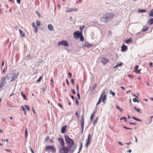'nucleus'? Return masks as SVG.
<instances>
[{
	"label": "nucleus",
	"mask_w": 153,
	"mask_h": 153,
	"mask_svg": "<svg viewBox=\"0 0 153 153\" xmlns=\"http://www.w3.org/2000/svg\"><path fill=\"white\" fill-rule=\"evenodd\" d=\"M134 110H136V111H137L138 113H141L140 110L139 109L137 108L135 106H134Z\"/></svg>",
	"instance_id": "obj_23"
},
{
	"label": "nucleus",
	"mask_w": 153,
	"mask_h": 153,
	"mask_svg": "<svg viewBox=\"0 0 153 153\" xmlns=\"http://www.w3.org/2000/svg\"><path fill=\"white\" fill-rule=\"evenodd\" d=\"M85 25H83L82 27H79L80 30L82 31L83 29L85 28Z\"/></svg>",
	"instance_id": "obj_37"
},
{
	"label": "nucleus",
	"mask_w": 153,
	"mask_h": 153,
	"mask_svg": "<svg viewBox=\"0 0 153 153\" xmlns=\"http://www.w3.org/2000/svg\"><path fill=\"white\" fill-rule=\"evenodd\" d=\"M98 117H96L95 120L94 121V122L93 125H94V126H95V123L98 120Z\"/></svg>",
	"instance_id": "obj_49"
},
{
	"label": "nucleus",
	"mask_w": 153,
	"mask_h": 153,
	"mask_svg": "<svg viewBox=\"0 0 153 153\" xmlns=\"http://www.w3.org/2000/svg\"><path fill=\"white\" fill-rule=\"evenodd\" d=\"M97 86V85L96 84H94L93 86L92 87V90L93 91H94L95 90V88Z\"/></svg>",
	"instance_id": "obj_34"
},
{
	"label": "nucleus",
	"mask_w": 153,
	"mask_h": 153,
	"mask_svg": "<svg viewBox=\"0 0 153 153\" xmlns=\"http://www.w3.org/2000/svg\"><path fill=\"white\" fill-rule=\"evenodd\" d=\"M21 95L23 97L24 99L25 100H26L27 97H26L25 95V94H23V93L22 92H21Z\"/></svg>",
	"instance_id": "obj_33"
},
{
	"label": "nucleus",
	"mask_w": 153,
	"mask_h": 153,
	"mask_svg": "<svg viewBox=\"0 0 153 153\" xmlns=\"http://www.w3.org/2000/svg\"><path fill=\"white\" fill-rule=\"evenodd\" d=\"M76 88L77 92H79V86L78 85H77L76 86Z\"/></svg>",
	"instance_id": "obj_58"
},
{
	"label": "nucleus",
	"mask_w": 153,
	"mask_h": 153,
	"mask_svg": "<svg viewBox=\"0 0 153 153\" xmlns=\"http://www.w3.org/2000/svg\"><path fill=\"white\" fill-rule=\"evenodd\" d=\"M36 13L37 15L39 17H40V13L38 11H36Z\"/></svg>",
	"instance_id": "obj_52"
},
{
	"label": "nucleus",
	"mask_w": 153,
	"mask_h": 153,
	"mask_svg": "<svg viewBox=\"0 0 153 153\" xmlns=\"http://www.w3.org/2000/svg\"><path fill=\"white\" fill-rule=\"evenodd\" d=\"M35 23H34V22H33L32 23V26L34 27H35Z\"/></svg>",
	"instance_id": "obj_62"
},
{
	"label": "nucleus",
	"mask_w": 153,
	"mask_h": 153,
	"mask_svg": "<svg viewBox=\"0 0 153 153\" xmlns=\"http://www.w3.org/2000/svg\"><path fill=\"white\" fill-rule=\"evenodd\" d=\"M66 82L67 84V85H69V82H68V80L67 79H66Z\"/></svg>",
	"instance_id": "obj_63"
},
{
	"label": "nucleus",
	"mask_w": 153,
	"mask_h": 153,
	"mask_svg": "<svg viewBox=\"0 0 153 153\" xmlns=\"http://www.w3.org/2000/svg\"><path fill=\"white\" fill-rule=\"evenodd\" d=\"M149 16L150 17H152L153 16V11H152V10H151V11L149 14Z\"/></svg>",
	"instance_id": "obj_31"
},
{
	"label": "nucleus",
	"mask_w": 153,
	"mask_h": 153,
	"mask_svg": "<svg viewBox=\"0 0 153 153\" xmlns=\"http://www.w3.org/2000/svg\"><path fill=\"white\" fill-rule=\"evenodd\" d=\"M128 76H129V77L130 78H131V79H132L133 78V76L131 75V74H130V75H128Z\"/></svg>",
	"instance_id": "obj_57"
},
{
	"label": "nucleus",
	"mask_w": 153,
	"mask_h": 153,
	"mask_svg": "<svg viewBox=\"0 0 153 153\" xmlns=\"http://www.w3.org/2000/svg\"><path fill=\"white\" fill-rule=\"evenodd\" d=\"M25 58L27 60H29L30 58V55H28L26 56Z\"/></svg>",
	"instance_id": "obj_40"
},
{
	"label": "nucleus",
	"mask_w": 153,
	"mask_h": 153,
	"mask_svg": "<svg viewBox=\"0 0 153 153\" xmlns=\"http://www.w3.org/2000/svg\"><path fill=\"white\" fill-rule=\"evenodd\" d=\"M76 148L74 147L72 148L71 150H69V149L67 148V146H64L62 147L61 148L59 149V153H68V152L70 151H71V153L73 152L74 150H75Z\"/></svg>",
	"instance_id": "obj_3"
},
{
	"label": "nucleus",
	"mask_w": 153,
	"mask_h": 153,
	"mask_svg": "<svg viewBox=\"0 0 153 153\" xmlns=\"http://www.w3.org/2000/svg\"><path fill=\"white\" fill-rule=\"evenodd\" d=\"M132 100L134 102H139V101L136 98H133Z\"/></svg>",
	"instance_id": "obj_41"
},
{
	"label": "nucleus",
	"mask_w": 153,
	"mask_h": 153,
	"mask_svg": "<svg viewBox=\"0 0 153 153\" xmlns=\"http://www.w3.org/2000/svg\"><path fill=\"white\" fill-rule=\"evenodd\" d=\"M123 119H124L125 120L126 122L127 121V119L126 117H123L120 118V120H121Z\"/></svg>",
	"instance_id": "obj_38"
},
{
	"label": "nucleus",
	"mask_w": 153,
	"mask_h": 153,
	"mask_svg": "<svg viewBox=\"0 0 153 153\" xmlns=\"http://www.w3.org/2000/svg\"><path fill=\"white\" fill-rule=\"evenodd\" d=\"M127 49V47L126 45H123L121 47V51H122L124 52Z\"/></svg>",
	"instance_id": "obj_13"
},
{
	"label": "nucleus",
	"mask_w": 153,
	"mask_h": 153,
	"mask_svg": "<svg viewBox=\"0 0 153 153\" xmlns=\"http://www.w3.org/2000/svg\"><path fill=\"white\" fill-rule=\"evenodd\" d=\"M110 93L113 96L115 95V93L113 91L111 90L110 91Z\"/></svg>",
	"instance_id": "obj_32"
},
{
	"label": "nucleus",
	"mask_w": 153,
	"mask_h": 153,
	"mask_svg": "<svg viewBox=\"0 0 153 153\" xmlns=\"http://www.w3.org/2000/svg\"><path fill=\"white\" fill-rule=\"evenodd\" d=\"M105 93V90H103L102 91L100 96L103 97L104 94Z\"/></svg>",
	"instance_id": "obj_39"
},
{
	"label": "nucleus",
	"mask_w": 153,
	"mask_h": 153,
	"mask_svg": "<svg viewBox=\"0 0 153 153\" xmlns=\"http://www.w3.org/2000/svg\"><path fill=\"white\" fill-rule=\"evenodd\" d=\"M50 139H49V137L48 136H47L45 139V141L47 142V143H48V141Z\"/></svg>",
	"instance_id": "obj_36"
},
{
	"label": "nucleus",
	"mask_w": 153,
	"mask_h": 153,
	"mask_svg": "<svg viewBox=\"0 0 153 153\" xmlns=\"http://www.w3.org/2000/svg\"><path fill=\"white\" fill-rule=\"evenodd\" d=\"M123 63L122 62H120V63L119 64H118V66H122V65H123Z\"/></svg>",
	"instance_id": "obj_64"
},
{
	"label": "nucleus",
	"mask_w": 153,
	"mask_h": 153,
	"mask_svg": "<svg viewBox=\"0 0 153 153\" xmlns=\"http://www.w3.org/2000/svg\"><path fill=\"white\" fill-rule=\"evenodd\" d=\"M85 46L87 48H90L92 46V45L91 44L88 42L85 43Z\"/></svg>",
	"instance_id": "obj_17"
},
{
	"label": "nucleus",
	"mask_w": 153,
	"mask_h": 153,
	"mask_svg": "<svg viewBox=\"0 0 153 153\" xmlns=\"http://www.w3.org/2000/svg\"><path fill=\"white\" fill-rule=\"evenodd\" d=\"M106 99V95L105 94L104 95L102 99V101L104 103H105V101Z\"/></svg>",
	"instance_id": "obj_18"
},
{
	"label": "nucleus",
	"mask_w": 153,
	"mask_h": 153,
	"mask_svg": "<svg viewBox=\"0 0 153 153\" xmlns=\"http://www.w3.org/2000/svg\"><path fill=\"white\" fill-rule=\"evenodd\" d=\"M100 62L103 65H105L107 62H108V60L105 58H101Z\"/></svg>",
	"instance_id": "obj_9"
},
{
	"label": "nucleus",
	"mask_w": 153,
	"mask_h": 153,
	"mask_svg": "<svg viewBox=\"0 0 153 153\" xmlns=\"http://www.w3.org/2000/svg\"><path fill=\"white\" fill-rule=\"evenodd\" d=\"M132 118L135 120H136L137 121H140V122H141L142 121V120L140 119H138V118H137L136 117H132Z\"/></svg>",
	"instance_id": "obj_24"
},
{
	"label": "nucleus",
	"mask_w": 153,
	"mask_h": 153,
	"mask_svg": "<svg viewBox=\"0 0 153 153\" xmlns=\"http://www.w3.org/2000/svg\"><path fill=\"white\" fill-rule=\"evenodd\" d=\"M129 123L132 125H135L136 124V123H132L131 122H129Z\"/></svg>",
	"instance_id": "obj_55"
},
{
	"label": "nucleus",
	"mask_w": 153,
	"mask_h": 153,
	"mask_svg": "<svg viewBox=\"0 0 153 153\" xmlns=\"http://www.w3.org/2000/svg\"><path fill=\"white\" fill-rule=\"evenodd\" d=\"M43 64V61L41 60V61L37 63L38 65H42Z\"/></svg>",
	"instance_id": "obj_30"
},
{
	"label": "nucleus",
	"mask_w": 153,
	"mask_h": 153,
	"mask_svg": "<svg viewBox=\"0 0 153 153\" xmlns=\"http://www.w3.org/2000/svg\"><path fill=\"white\" fill-rule=\"evenodd\" d=\"M19 33H20V36L21 37H24L25 36V35L24 33L22 31V30L20 29L19 30Z\"/></svg>",
	"instance_id": "obj_15"
},
{
	"label": "nucleus",
	"mask_w": 153,
	"mask_h": 153,
	"mask_svg": "<svg viewBox=\"0 0 153 153\" xmlns=\"http://www.w3.org/2000/svg\"><path fill=\"white\" fill-rule=\"evenodd\" d=\"M22 108L23 110V111L24 112V114H26L27 113L26 111L25 108L23 106H22Z\"/></svg>",
	"instance_id": "obj_25"
},
{
	"label": "nucleus",
	"mask_w": 153,
	"mask_h": 153,
	"mask_svg": "<svg viewBox=\"0 0 153 153\" xmlns=\"http://www.w3.org/2000/svg\"><path fill=\"white\" fill-rule=\"evenodd\" d=\"M48 29L50 31H51L53 30V27L51 24H49L48 26Z\"/></svg>",
	"instance_id": "obj_14"
},
{
	"label": "nucleus",
	"mask_w": 153,
	"mask_h": 153,
	"mask_svg": "<svg viewBox=\"0 0 153 153\" xmlns=\"http://www.w3.org/2000/svg\"><path fill=\"white\" fill-rule=\"evenodd\" d=\"M34 28V32H35V33H37L38 32V28H37V27H36Z\"/></svg>",
	"instance_id": "obj_46"
},
{
	"label": "nucleus",
	"mask_w": 153,
	"mask_h": 153,
	"mask_svg": "<svg viewBox=\"0 0 153 153\" xmlns=\"http://www.w3.org/2000/svg\"><path fill=\"white\" fill-rule=\"evenodd\" d=\"M45 150L48 153H50L51 152L52 153H55L56 151L55 147L52 145L46 146L45 148Z\"/></svg>",
	"instance_id": "obj_4"
},
{
	"label": "nucleus",
	"mask_w": 153,
	"mask_h": 153,
	"mask_svg": "<svg viewBox=\"0 0 153 153\" xmlns=\"http://www.w3.org/2000/svg\"><path fill=\"white\" fill-rule=\"evenodd\" d=\"M140 70H138L137 69V70H134V71L137 73L139 74L140 73Z\"/></svg>",
	"instance_id": "obj_44"
},
{
	"label": "nucleus",
	"mask_w": 153,
	"mask_h": 153,
	"mask_svg": "<svg viewBox=\"0 0 153 153\" xmlns=\"http://www.w3.org/2000/svg\"><path fill=\"white\" fill-rule=\"evenodd\" d=\"M30 151L32 152V153H34V151H33V150L31 148V147H30Z\"/></svg>",
	"instance_id": "obj_61"
},
{
	"label": "nucleus",
	"mask_w": 153,
	"mask_h": 153,
	"mask_svg": "<svg viewBox=\"0 0 153 153\" xmlns=\"http://www.w3.org/2000/svg\"><path fill=\"white\" fill-rule=\"evenodd\" d=\"M139 66L138 65H136L134 67L135 70H137Z\"/></svg>",
	"instance_id": "obj_53"
},
{
	"label": "nucleus",
	"mask_w": 153,
	"mask_h": 153,
	"mask_svg": "<svg viewBox=\"0 0 153 153\" xmlns=\"http://www.w3.org/2000/svg\"><path fill=\"white\" fill-rule=\"evenodd\" d=\"M77 95L78 99L80 100V97L79 92H77Z\"/></svg>",
	"instance_id": "obj_43"
},
{
	"label": "nucleus",
	"mask_w": 153,
	"mask_h": 153,
	"mask_svg": "<svg viewBox=\"0 0 153 153\" xmlns=\"http://www.w3.org/2000/svg\"><path fill=\"white\" fill-rule=\"evenodd\" d=\"M134 137L135 138V142L136 143H137V138L135 136H134Z\"/></svg>",
	"instance_id": "obj_60"
},
{
	"label": "nucleus",
	"mask_w": 153,
	"mask_h": 153,
	"mask_svg": "<svg viewBox=\"0 0 153 153\" xmlns=\"http://www.w3.org/2000/svg\"><path fill=\"white\" fill-rule=\"evenodd\" d=\"M87 140H91V134H89L88 136V138Z\"/></svg>",
	"instance_id": "obj_48"
},
{
	"label": "nucleus",
	"mask_w": 153,
	"mask_h": 153,
	"mask_svg": "<svg viewBox=\"0 0 153 153\" xmlns=\"http://www.w3.org/2000/svg\"><path fill=\"white\" fill-rule=\"evenodd\" d=\"M81 128H82V131H81V134H82L83 132V129L84 128V115H82V116L81 120Z\"/></svg>",
	"instance_id": "obj_7"
},
{
	"label": "nucleus",
	"mask_w": 153,
	"mask_h": 153,
	"mask_svg": "<svg viewBox=\"0 0 153 153\" xmlns=\"http://www.w3.org/2000/svg\"><path fill=\"white\" fill-rule=\"evenodd\" d=\"M57 45L59 46L63 45L65 46L68 47L69 46V44L67 41L63 40L59 42L57 44Z\"/></svg>",
	"instance_id": "obj_6"
},
{
	"label": "nucleus",
	"mask_w": 153,
	"mask_h": 153,
	"mask_svg": "<svg viewBox=\"0 0 153 153\" xmlns=\"http://www.w3.org/2000/svg\"><path fill=\"white\" fill-rule=\"evenodd\" d=\"M146 12V10H145L139 9L138 10V13H145Z\"/></svg>",
	"instance_id": "obj_21"
},
{
	"label": "nucleus",
	"mask_w": 153,
	"mask_h": 153,
	"mask_svg": "<svg viewBox=\"0 0 153 153\" xmlns=\"http://www.w3.org/2000/svg\"><path fill=\"white\" fill-rule=\"evenodd\" d=\"M148 23L149 25H151L153 24V18H151L148 21Z\"/></svg>",
	"instance_id": "obj_16"
},
{
	"label": "nucleus",
	"mask_w": 153,
	"mask_h": 153,
	"mask_svg": "<svg viewBox=\"0 0 153 153\" xmlns=\"http://www.w3.org/2000/svg\"><path fill=\"white\" fill-rule=\"evenodd\" d=\"M123 128L126 129H132V128H128V127H126V126H123Z\"/></svg>",
	"instance_id": "obj_50"
},
{
	"label": "nucleus",
	"mask_w": 153,
	"mask_h": 153,
	"mask_svg": "<svg viewBox=\"0 0 153 153\" xmlns=\"http://www.w3.org/2000/svg\"><path fill=\"white\" fill-rule=\"evenodd\" d=\"M114 15L112 13H110L104 15L101 17V20L102 21L104 22H109L113 19Z\"/></svg>",
	"instance_id": "obj_1"
},
{
	"label": "nucleus",
	"mask_w": 153,
	"mask_h": 153,
	"mask_svg": "<svg viewBox=\"0 0 153 153\" xmlns=\"http://www.w3.org/2000/svg\"><path fill=\"white\" fill-rule=\"evenodd\" d=\"M148 29V27L147 26H146L145 27H144L143 28L141 31L143 32H145Z\"/></svg>",
	"instance_id": "obj_20"
},
{
	"label": "nucleus",
	"mask_w": 153,
	"mask_h": 153,
	"mask_svg": "<svg viewBox=\"0 0 153 153\" xmlns=\"http://www.w3.org/2000/svg\"><path fill=\"white\" fill-rule=\"evenodd\" d=\"M75 114L76 116L78 118L79 117V115H78V111H77L75 113Z\"/></svg>",
	"instance_id": "obj_47"
},
{
	"label": "nucleus",
	"mask_w": 153,
	"mask_h": 153,
	"mask_svg": "<svg viewBox=\"0 0 153 153\" xmlns=\"http://www.w3.org/2000/svg\"><path fill=\"white\" fill-rule=\"evenodd\" d=\"M76 103L77 105H79V103L78 102V100L77 98L76 99Z\"/></svg>",
	"instance_id": "obj_56"
},
{
	"label": "nucleus",
	"mask_w": 153,
	"mask_h": 153,
	"mask_svg": "<svg viewBox=\"0 0 153 153\" xmlns=\"http://www.w3.org/2000/svg\"><path fill=\"white\" fill-rule=\"evenodd\" d=\"M6 84V82L5 80V77H2L0 83V92L4 89L3 87L4 85Z\"/></svg>",
	"instance_id": "obj_5"
},
{
	"label": "nucleus",
	"mask_w": 153,
	"mask_h": 153,
	"mask_svg": "<svg viewBox=\"0 0 153 153\" xmlns=\"http://www.w3.org/2000/svg\"><path fill=\"white\" fill-rule=\"evenodd\" d=\"M67 127V125H65L62 127L61 129V133H62L63 134L65 133Z\"/></svg>",
	"instance_id": "obj_12"
},
{
	"label": "nucleus",
	"mask_w": 153,
	"mask_h": 153,
	"mask_svg": "<svg viewBox=\"0 0 153 153\" xmlns=\"http://www.w3.org/2000/svg\"><path fill=\"white\" fill-rule=\"evenodd\" d=\"M80 38V40L82 41H83L84 40V38L82 34L79 37Z\"/></svg>",
	"instance_id": "obj_29"
},
{
	"label": "nucleus",
	"mask_w": 153,
	"mask_h": 153,
	"mask_svg": "<svg viewBox=\"0 0 153 153\" xmlns=\"http://www.w3.org/2000/svg\"><path fill=\"white\" fill-rule=\"evenodd\" d=\"M102 97L100 96L98 102L97 103L96 105H99V104H100L101 102V99H102Z\"/></svg>",
	"instance_id": "obj_22"
},
{
	"label": "nucleus",
	"mask_w": 153,
	"mask_h": 153,
	"mask_svg": "<svg viewBox=\"0 0 153 153\" xmlns=\"http://www.w3.org/2000/svg\"><path fill=\"white\" fill-rule=\"evenodd\" d=\"M28 132L27 129H26L25 130V137L27 138V137Z\"/></svg>",
	"instance_id": "obj_28"
},
{
	"label": "nucleus",
	"mask_w": 153,
	"mask_h": 153,
	"mask_svg": "<svg viewBox=\"0 0 153 153\" xmlns=\"http://www.w3.org/2000/svg\"><path fill=\"white\" fill-rule=\"evenodd\" d=\"M40 21L39 20H37L36 22V24L38 26H39L41 25Z\"/></svg>",
	"instance_id": "obj_35"
},
{
	"label": "nucleus",
	"mask_w": 153,
	"mask_h": 153,
	"mask_svg": "<svg viewBox=\"0 0 153 153\" xmlns=\"http://www.w3.org/2000/svg\"><path fill=\"white\" fill-rule=\"evenodd\" d=\"M42 76H40L39 79L36 81V82H40L42 79Z\"/></svg>",
	"instance_id": "obj_42"
},
{
	"label": "nucleus",
	"mask_w": 153,
	"mask_h": 153,
	"mask_svg": "<svg viewBox=\"0 0 153 153\" xmlns=\"http://www.w3.org/2000/svg\"><path fill=\"white\" fill-rule=\"evenodd\" d=\"M68 74H69V76H68V78H71V73L70 72H69L68 73Z\"/></svg>",
	"instance_id": "obj_54"
},
{
	"label": "nucleus",
	"mask_w": 153,
	"mask_h": 153,
	"mask_svg": "<svg viewBox=\"0 0 153 153\" xmlns=\"http://www.w3.org/2000/svg\"><path fill=\"white\" fill-rule=\"evenodd\" d=\"M82 34V32H79V31H75L74 33V37L76 39L77 38H79V37Z\"/></svg>",
	"instance_id": "obj_8"
},
{
	"label": "nucleus",
	"mask_w": 153,
	"mask_h": 153,
	"mask_svg": "<svg viewBox=\"0 0 153 153\" xmlns=\"http://www.w3.org/2000/svg\"><path fill=\"white\" fill-rule=\"evenodd\" d=\"M58 140L60 142V144L62 146V147H64L65 143L63 139L61 138H59Z\"/></svg>",
	"instance_id": "obj_10"
},
{
	"label": "nucleus",
	"mask_w": 153,
	"mask_h": 153,
	"mask_svg": "<svg viewBox=\"0 0 153 153\" xmlns=\"http://www.w3.org/2000/svg\"><path fill=\"white\" fill-rule=\"evenodd\" d=\"M18 74H13L12 75V78L11 79V80L10 81V82H11L12 81H14L15 80V79L17 78V76H18Z\"/></svg>",
	"instance_id": "obj_11"
},
{
	"label": "nucleus",
	"mask_w": 153,
	"mask_h": 153,
	"mask_svg": "<svg viewBox=\"0 0 153 153\" xmlns=\"http://www.w3.org/2000/svg\"><path fill=\"white\" fill-rule=\"evenodd\" d=\"M131 41H132V40H131V39H127V40H125V42L126 43L128 44V43L131 42Z\"/></svg>",
	"instance_id": "obj_26"
},
{
	"label": "nucleus",
	"mask_w": 153,
	"mask_h": 153,
	"mask_svg": "<svg viewBox=\"0 0 153 153\" xmlns=\"http://www.w3.org/2000/svg\"><path fill=\"white\" fill-rule=\"evenodd\" d=\"M71 92L73 94H75L76 93L74 89H71Z\"/></svg>",
	"instance_id": "obj_51"
},
{
	"label": "nucleus",
	"mask_w": 153,
	"mask_h": 153,
	"mask_svg": "<svg viewBox=\"0 0 153 153\" xmlns=\"http://www.w3.org/2000/svg\"><path fill=\"white\" fill-rule=\"evenodd\" d=\"M71 82L73 84H74V80L73 79H71Z\"/></svg>",
	"instance_id": "obj_59"
},
{
	"label": "nucleus",
	"mask_w": 153,
	"mask_h": 153,
	"mask_svg": "<svg viewBox=\"0 0 153 153\" xmlns=\"http://www.w3.org/2000/svg\"><path fill=\"white\" fill-rule=\"evenodd\" d=\"M90 140H87L86 145L85 147H88V145L90 144Z\"/></svg>",
	"instance_id": "obj_27"
},
{
	"label": "nucleus",
	"mask_w": 153,
	"mask_h": 153,
	"mask_svg": "<svg viewBox=\"0 0 153 153\" xmlns=\"http://www.w3.org/2000/svg\"><path fill=\"white\" fill-rule=\"evenodd\" d=\"M94 115L91 114V116L90 118V119L91 121H92L93 120V118L94 117Z\"/></svg>",
	"instance_id": "obj_45"
},
{
	"label": "nucleus",
	"mask_w": 153,
	"mask_h": 153,
	"mask_svg": "<svg viewBox=\"0 0 153 153\" xmlns=\"http://www.w3.org/2000/svg\"><path fill=\"white\" fill-rule=\"evenodd\" d=\"M66 9V11L68 12H71L73 10V9L72 8H67Z\"/></svg>",
	"instance_id": "obj_19"
},
{
	"label": "nucleus",
	"mask_w": 153,
	"mask_h": 153,
	"mask_svg": "<svg viewBox=\"0 0 153 153\" xmlns=\"http://www.w3.org/2000/svg\"><path fill=\"white\" fill-rule=\"evenodd\" d=\"M65 140L67 145V148H68L69 150H71V148L73 147L74 144V141L67 135L65 136Z\"/></svg>",
	"instance_id": "obj_2"
}]
</instances>
